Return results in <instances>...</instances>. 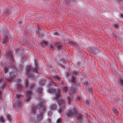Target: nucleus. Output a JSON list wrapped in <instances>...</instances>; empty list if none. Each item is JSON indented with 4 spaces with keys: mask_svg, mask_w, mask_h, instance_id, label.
Segmentation results:
<instances>
[{
    "mask_svg": "<svg viewBox=\"0 0 123 123\" xmlns=\"http://www.w3.org/2000/svg\"><path fill=\"white\" fill-rule=\"evenodd\" d=\"M10 63H11L10 65H8V67L6 68L5 67L4 69V73L6 74L8 71L9 68H13L14 67V65L12 61Z\"/></svg>",
    "mask_w": 123,
    "mask_h": 123,
    "instance_id": "obj_7",
    "label": "nucleus"
},
{
    "mask_svg": "<svg viewBox=\"0 0 123 123\" xmlns=\"http://www.w3.org/2000/svg\"><path fill=\"white\" fill-rule=\"evenodd\" d=\"M3 40L4 43H7L8 42L10 44V43H9L8 42V39H10V36L8 34H6V35H4L3 36Z\"/></svg>",
    "mask_w": 123,
    "mask_h": 123,
    "instance_id": "obj_8",
    "label": "nucleus"
},
{
    "mask_svg": "<svg viewBox=\"0 0 123 123\" xmlns=\"http://www.w3.org/2000/svg\"><path fill=\"white\" fill-rule=\"evenodd\" d=\"M82 83L86 86V92L89 94L92 93V92L91 86L88 82L86 81L82 82Z\"/></svg>",
    "mask_w": 123,
    "mask_h": 123,
    "instance_id": "obj_6",
    "label": "nucleus"
},
{
    "mask_svg": "<svg viewBox=\"0 0 123 123\" xmlns=\"http://www.w3.org/2000/svg\"><path fill=\"white\" fill-rule=\"evenodd\" d=\"M26 73L27 76L29 77V78H30L31 76V66H26Z\"/></svg>",
    "mask_w": 123,
    "mask_h": 123,
    "instance_id": "obj_9",
    "label": "nucleus"
},
{
    "mask_svg": "<svg viewBox=\"0 0 123 123\" xmlns=\"http://www.w3.org/2000/svg\"><path fill=\"white\" fill-rule=\"evenodd\" d=\"M61 88L63 92L64 93L66 92L68 90L67 87L63 86H61Z\"/></svg>",
    "mask_w": 123,
    "mask_h": 123,
    "instance_id": "obj_16",
    "label": "nucleus"
},
{
    "mask_svg": "<svg viewBox=\"0 0 123 123\" xmlns=\"http://www.w3.org/2000/svg\"><path fill=\"white\" fill-rule=\"evenodd\" d=\"M7 118L8 119V120L10 122L11 121V118L10 117V116L9 115H8L7 117Z\"/></svg>",
    "mask_w": 123,
    "mask_h": 123,
    "instance_id": "obj_35",
    "label": "nucleus"
},
{
    "mask_svg": "<svg viewBox=\"0 0 123 123\" xmlns=\"http://www.w3.org/2000/svg\"><path fill=\"white\" fill-rule=\"evenodd\" d=\"M21 100H19V102L18 101H17L16 102V104L17 105L18 107L20 106L21 105Z\"/></svg>",
    "mask_w": 123,
    "mask_h": 123,
    "instance_id": "obj_18",
    "label": "nucleus"
},
{
    "mask_svg": "<svg viewBox=\"0 0 123 123\" xmlns=\"http://www.w3.org/2000/svg\"><path fill=\"white\" fill-rule=\"evenodd\" d=\"M32 69H31V71H32Z\"/></svg>",
    "mask_w": 123,
    "mask_h": 123,
    "instance_id": "obj_48",
    "label": "nucleus"
},
{
    "mask_svg": "<svg viewBox=\"0 0 123 123\" xmlns=\"http://www.w3.org/2000/svg\"><path fill=\"white\" fill-rule=\"evenodd\" d=\"M43 35V32L42 31H40L39 33V37H41Z\"/></svg>",
    "mask_w": 123,
    "mask_h": 123,
    "instance_id": "obj_27",
    "label": "nucleus"
},
{
    "mask_svg": "<svg viewBox=\"0 0 123 123\" xmlns=\"http://www.w3.org/2000/svg\"><path fill=\"white\" fill-rule=\"evenodd\" d=\"M73 73L74 74H77L78 72L76 71H74L73 72Z\"/></svg>",
    "mask_w": 123,
    "mask_h": 123,
    "instance_id": "obj_37",
    "label": "nucleus"
},
{
    "mask_svg": "<svg viewBox=\"0 0 123 123\" xmlns=\"http://www.w3.org/2000/svg\"><path fill=\"white\" fill-rule=\"evenodd\" d=\"M17 89L19 90H20L22 89V86L21 85L20 83H18L17 85Z\"/></svg>",
    "mask_w": 123,
    "mask_h": 123,
    "instance_id": "obj_21",
    "label": "nucleus"
},
{
    "mask_svg": "<svg viewBox=\"0 0 123 123\" xmlns=\"http://www.w3.org/2000/svg\"><path fill=\"white\" fill-rule=\"evenodd\" d=\"M29 80L28 78H26L25 80V86L26 88L28 87V80Z\"/></svg>",
    "mask_w": 123,
    "mask_h": 123,
    "instance_id": "obj_17",
    "label": "nucleus"
},
{
    "mask_svg": "<svg viewBox=\"0 0 123 123\" xmlns=\"http://www.w3.org/2000/svg\"><path fill=\"white\" fill-rule=\"evenodd\" d=\"M44 80H41L39 82V83L40 85H44L45 83V82Z\"/></svg>",
    "mask_w": 123,
    "mask_h": 123,
    "instance_id": "obj_22",
    "label": "nucleus"
},
{
    "mask_svg": "<svg viewBox=\"0 0 123 123\" xmlns=\"http://www.w3.org/2000/svg\"><path fill=\"white\" fill-rule=\"evenodd\" d=\"M56 105L55 103L52 104L50 106L49 108L51 110L55 109L56 108Z\"/></svg>",
    "mask_w": 123,
    "mask_h": 123,
    "instance_id": "obj_14",
    "label": "nucleus"
},
{
    "mask_svg": "<svg viewBox=\"0 0 123 123\" xmlns=\"http://www.w3.org/2000/svg\"><path fill=\"white\" fill-rule=\"evenodd\" d=\"M27 56L24 55L22 56L21 57L20 61L22 63H24L27 61Z\"/></svg>",
    "mask_w": 123,
    "mask_h": 123,
    "instance_id": "obj_12",
    "label": "nucleus"
},
{
    "mask_svg": "<svg viewBox=\"0 0 123 123\" xmlns=\"http://www.w3.org/2000/svg\"><path fill=\"white\" fill-rule=\"evenodd\" d=\"M91 51V52H92V51Z\"/></svg>",
    "mask_w": 123,
    "mask_h": 123,
    "instance_id": "obj_50",
    "label": "nucleus"
},
{
    "mask_svg": "<svg viewBox=\"0 0 123 123\" xmlns=\"http://www.w3.org/2000/svg\"><path fill=\"white\" fill-rule=\"evenodd\" d=\"M21 68H23L22 67V66H21Z\"/></svg>",
    "mask_w": 123,
    "mask_h": 123,
    "instance_id": "obj_47",
    "label": "nucleus"
},
{
    "mask_svg": "<svg viewBox=\"0 0 123 123\" xmlns=\"http://www.w3.org/2000/svg\"><path fill=\"white\" fill-rule=\"evenodd\" d=\"M112 110L113 112L115 114H116L118 113V111L115 108H113L112 109Z\"/></svg>",
    "mask_w": 123,
    "mask_h": 123,
    "instance_id": "obj_29",
    "label": "nucleus"
},
{
    "mask_svg": "<svg viewBox=\"0 0 123 123\" xmlns=\"http://www.w3.org/2000/svg\"><path fill=\"white\" fill-rule=\"evenodd\" d=\"M117 99L118 101H119L120 100V99L119 98H117Z\"/></svg>",
    "mask_w": 123,
    "mask_h": 123,
    "instance_id": "obj_44",
    "label": "nucleus"
},
{
    "mask_svg": "<svg viewBox=\"0 0 123 123\" xmlns=\"http://www.w3.org/2000/svg\"><path fill=\"white\" fill-rule=\"evenodd\" d=\"M37 91L38 93H41L43 91V89L41 87H40L37 89Z\"/></svg>",
    "mask_w": 123,
    "mask_h": 123,
    "instance_id": "obj_23",
    "label": "nucleus"
},
{
    "mask_svg": "<svg viewBox=\"0 0 123 123\" xmlns=\"http://www.w3.org/2000/svg\"><path fill=\"white\" fill-rule=\"evenodd\" d=\"M16 97L18 98H20L21 97H23L22 95H21L20 94L17 93L16 94Z\"/></svg>",
    "mask_w": 123,
    "mask_h": 123,
    "instance_id": "obj_26",
    "label": "nucleus"
},
{
    "mask_svg": "<svg viewBox=\"0 0 123 123\" xmlns=\"http://www.w3.org/2000/svg\"><path fill=\"white\" fill-rule=\"evenodd\" d=\"M31 95V90H28L26 94L27 98L25 100L27 102H29L30 100V98Z\"/></svg>",
    "mask_w": 123,
    "mask_h": 123,
    "instance_id": "obj_10",
    "label": "nucleus"
},
{
    "mask_svg": "<svg viewBox=\"0 0 123 123\" xmlns=\"http://www.w3.org/2000/svg\"><path fill=\"white\" fill-rule=\"evenodd\" d=\"M97 50L96 49V50Z\"/></svg>",
    "mask_w": 123,
    "mask_h": 123,
    "instance_id": "obj_49",
    "label": "nucleus"
},
{
    "mask_svg": "<svg viewBox=\"0 0 123 123\" xmlns=\"http://www.w3.org/2000/svg\"><path fill=\"white\" fill-rule=\"evenodd\" d=\"M54 77L57 79L58 81H60V78L57 76L55 75L54 76Z\"/></svg>",
    "mask_w": 123,
    "mask_h": 123,
    "instance_id": "obj_31",
    "label": "nucleus"
},
{
    "mask_svg": "<svg viewBox=\"0 0 123 123\" xmlns=\"http://www.w3.org/2000/svg\"><path fill=\"white\" fill-rule=\"evenodd\" d=\"M67 98L68 100V102L70 103L71 100L70 97V96H68L67 97Z\"/></svg>",
    "mask_w": 123,
    "mask_h": 123,
    "instance_id": "obj_34",
    "label": "nucleus"
},
{
    "mask_svg": "<svg viewBox=\"0 0 123 123\" xmlns=\"http://www.w3.org/2000/svg\"><path fill=\"white\" fill-rule=\"evenodd\" d=\"M0 122H2V123H4V120L3 117L2 116L0 117Z\"/></svg>",
    "mask_w": 123,
    "mask_h": 123,
    "instance_id": "obj_28",
    "label": "nucleus"
},
{
    "mask_svg": "<svg viewBox=\"0 0 123 123\" xmlns=\"http://www.w3.org/2000/svg\"><path fill=\"white\" fill-rule=\"evenodd\" d=\"M88 116H89V115H88Z\"/></svg>",
    "mask_w": 123,
    "mask_h": 123,
    "instance_id": "obj_51",
    "label": "nucleus"
},
{
    "mask_svg": "<svg viewBox=\"0 0 123 123\" xmlns=\"http://www.w3.org/2000/svg\"><path fill=\"white\" fill-rule=\"evenodd\" d=\"M54 34L55 35H57L58 34V33L57 32H55L54 33Z\"/></svg>",
    "mask_w": 123,
    "mask_h": 123,
    "instance_id": "obj_39",
    "label": "nucleus"
},
{
    "mask_svg": "<svg viewBox=\"0 0 123 123\" xmlns=\"http://www.w3.org/2000/svg\"><path fill=\"white\" fill-rule=\"evenodd\" d=\"M47 114L49 117H51L52 115V113L51 112V111L49 110L48 111Z\"/></svg>",
    "mask_w": 123,
    "mask_h": 123,
    "instance_id": "obj_24",
    "label": "nucleus"
},
{
    "mask_svg": "<svg viewBox=\"0 0 123 123\" xmlns=\"http://www.w3.org/2000/svg\"><path fill=\"white\" fill-rule=\"evenodd\" d=\"M22 20H21L19 21V23L20 24H21L22 23Z\"/></svg>",
    "mask_w": 123,
    "mask_h": 123,
    "instance_id": "obj_40",
    "label": "nucleus"
},
{
    "mask_svg": "<svg viewBox=\"0 0 123 123\" xmlns=\"http://www.w3.org/2000/svg\"><path fill=\"white\" fill-rule=\"evenodd\" d=\"M7 55L9 57L11 58L12 57V54L11 52L10 51H8V53L7 54Z\"/></svg>",
    "mask_w": 123,
    "mask_h": 123,
    "instance_id": "obj_19",
    "label": "nucleus"
},
{
    "mask_svg": "<svg viewBox=\"0 0 123 123\" xmlns=\"http://www.w3.org/2000/svg\"><path fill=\"white\" fill-rule=\"evenodd\" d=\"M40 123V122H37L36 123Z\"/></svg>",
    "mask_w": 123,
    "mask_h": 123,
    "instance_id": "obj_45",
    "label": "nucleus"
},
{
    "mask_svg": "<svg viewBox=\"0 0 123 123\" xmlns=\"http://www.w3.org/2000/svg\"><path fill=\"white\" fill-rule=\"evenodd\" d=\"M2 93V92L0 91V101H1V102H2L3 100V99H2V97L1 96V94Z\"/></svg>",
    "mask_w": 123,
    "mask_h": 123,
    "instance_id": "obj_32",
    "label": "nucleus"
},
{
    "mask_svg": "<svg viewBox=\"0 0 123 123\" xmlns=\"http://www.w3.org/2000/svg\"><path fill=\"white\" fill-rule=\"evenodd\" d=\"M55 90L54 89L49 87L48 88V90L47 91L48 93H51L55 92Z\"/></svg>",
    "mask_w": 123,
    "mask_h": 123,
    "instance_id": "obj_15",
    "label": "nucleus"
},
{
    "mask_svg": "<svg viewBox=\"0 0 123 123\" xmlns=\"http://www.w3.org/2000/svg\"><path fill=\"white\" fill-rule=\"evenodd\" d=\"M38 100L39 101V103L36 105V108H35V107H33L31 113H32L34 114L36 112V110L37 109L38 110V113L43 115L45 110V106L43 104H45V102L43 98H38Z\"/></svg>",
    "mask_w": 123,
    "mask_h": 123,
    "instance_id": "obj_1",
    "label": "nucleus"
},
{
    "mask_svg": "<svg viewBox=\"0 0 123 123\" xmlns=\"http://www.w3.org/2000/svg\"><path fill=\"white\" fill-rule=\"evenodd\" d=\"M120 82L122 84L121 86H122V85H123V79H121L120 80Z\"/></svg>",
    "mask_w": 123,
    "mask_h": 123,
    "instance_id": "obj_38",
    "label": "nucleus"
},
{
    "mask_svg": "<svg viewBox=\"0 0 123 123\" xmlns=\"http://www.w3.org/2000/svg\"><path fill=\"white\" fill-rule=\"evenodd\" d=\"M61 119L60 118H58L56 121V122L57 123H59L61 121Z\"/></svg>",
    "mask_w": 123,
    "mask_h": 123,
    "instance_id": "obj_33",
    "label": "nucleus"
},
{
    "mask_svg": "<svg viewBox=\"0 0 123 123\" xmlns=\"http://www.w3.org/2000/svg\"><path fill=\"white\" fill-rule=\"evenodd\" d=\"M60 91L59 89L57 88V92L55 94V98L56 99L57 103L59 105V108L57 111L60 114L62 112L64 109V107L66 105V103L63 100L62 98L58 99V98L60 97Z\"/></svg>",
    "mask_w": 123,
    "mask_h": 123,
    "instance_id": "obj_2",
    "label": "nucleus"
},
{
    "mask_svg": "<svg viewBox=\"0 0 123 123\" xmlns=\"http://www.w3.org/2000/svg\"><path fill=\"white\" fill-rule=\"evenodd\" d=\"M55 84L53 82L51 81L49 82V83L48 84V85L49 86H51L55 85Z\"/></svg>",
    "mask_w": 123,
    "mask_h": 123,
    "instance_id": "obj_25",
    "label": "nucleus"
},
{
    "mask_svg": "<svg viewBox=\"0 0 123 123\" xmlns=\"http://www.w3.org/2000/svg\"><path fill=\"white\" fill-rule=\"evenodd\" d=\"M12 70V72H10L9 73V76L6 78L7 81H11L13 79V77L19 73L15 68H13Z\"/></svg>",
    "mask_w": 123,
    "mask_h": 123,
    "instance_id": "obj_4",
    "label": "nucleus"
},
{
    "mask_svg": "<svg viewBox=\"0 0 123 123\" xmlns=\"http://www.w3.org/2000/svg\"><path fill=\"white\" fill-rule=\"evenodd\" d=\"M0 85L2 90L6 86L4 82L1 79H0Z\"/></svg>",
    "mask_w": 123,
    "mask_h": 123,
    "instance_id": "obj_13",
    "label": "nucleus"
},
{
    "mask_svg": "<svg viewBox=\"0 0 123 123\" xmlns=\"http://www.w3.org/2000/svg\"><path fill=\"white\" fill-rule=\"evenodd\" d=\"M77 114V112L75 108L74 107L71 109H70L68 112H67L66 115L68 117L71 116L75 117Z\"/></svg>",
    "mask_w": 123,
    "mask_h": 123,
    "instance_id": "obj_5",
    "label": "nucleus"
},
{
    "mask_svg": "<svg viewBox=\"0 0 123 123\" xmlns=\"http://www.w3.org/2000/svg\"><path fill=\"white\" fill-rule=\"evenodd\" d=\"M113 27L115 28H117L118 27V26L117 25V24H113Z\"/></svg>",
    "mask_w": 123,
    "mask_h": 123,
    "instance_id": "obj_36",
    "label": "nucleus"
},
{
    "mask_svg": "<svg viewBox=\"0 0 123 123\" xmlns=\"http://www.w3.org/2000/svg\"><path fill=\"white\" fill-rule=\"evenodd\" d=\"M36 118L38 121H41L43 118V114L38 113L36 115Z\"/></svg>",
    "mask_w": 123,
    "mask_h": 123,
    "instance_id": "obj_11",
    "label": "nucleus"
},
{
    "mask_svg": "<svg viewBox=\"0 0 123 123\" xmlns=\"http://www.w3.org/2000/svg\"><path fill=\"white\" fill-rule=\"evenodd\" d=\"M34 61L35 64V67L34 68V70L36 72H37V64L36 63V62L34 60Z\"/></svg>",
    "mask_w": 123,
    "mask_h": 123,
    "instance_id": "obj_30",
    "label": "nucleus"
},
{
    "mask_svg": "<svg viewBox=\"0 0 123 123\" xmlns=\"http://www.w3.org/2000/svg\"><path fill=\"white\" fill-rule=\"evenodd\" d=\"M63 96H64V98H66V96H65V95L64 94L63 95Z\"/></svg>",
    "mask_w": 123,
    "mask_h": 123,
    "instance_id": "obj_42",
    "label": "nucleus"
},
{
    "mask_svg": "<svg viewBox=\"0 0 123 123\" xmlns=\"http://www.w3.org/2000/svg\"><path fill=\"white\" fill-rule=\"evenodd\" d=\"M48 121L50 123V120L48 118Z\"/></svg>",
    "mask_w": 123,
    "mask_h": 123,
    "instance_id": "obj_41",
    "label": "nucleus"
},
{
    "mask_svg": "<svg viewBox=\"0 0 123 123\" xmlns=\"http://www.w3.org/2000/svg\"><path fill=\"white\" fill-rule=\"evenodd\" d=\"M118 60H119V61L120 62V61L119 60V59H118Z\"/></svg>",
    "mask_w": 123,
    "mask_h": 123,
    "instance_id": "obj_46",
    "label": "nucleus"
},
{
    "mask_svg": "<svg viewBox=\"0 0 123 123\" xmlns=\"http://www.w3.org/2000/svg\"><path fill=\"white\" fill-rule=\"evenodd\" d=\"M77 117L78 119L79 120H81L84 118L83 115H78L77 116Z\"/></svg>",
    "mask_w": 123,
    "mask_h": 123,
    "instance_id": "obj_20",
    "label": "nucleus"
},
{
    "mask_svg": "<svg viewBox=\"0 0 123 123\" xmlns=\"http://www.w3.org/2000/svg\"><path fill=\"white\" fill-rule=\"evenodd\" d=\"M17 80H18V81L19 82L20 81V80L19 79H17Z\"/></svg>",
    "mask_w": 123,
    "mask_h": 123,
    "instance_id": "obj_43",
    "label": "nucleus"
},
{
    "mask_svg": "<svg viewBox=\"0 0 123 123\" xmlns=\"http://www.w3.org/2000/svg\"><path fill=\"white\" fill-rule=\"evenodd\" d=\"M72 79L71 88L70 89L69 93L71 95H74L77 92L78 89L77 88L80 86V84L74 77H72Z\"/></svg>",
    "mask_w": 123,
    "mask_h": 123,
    "instance_id": "obj_3",
    "label": "nucleus"
}]
</instances>
